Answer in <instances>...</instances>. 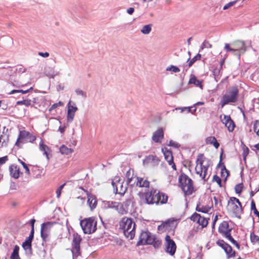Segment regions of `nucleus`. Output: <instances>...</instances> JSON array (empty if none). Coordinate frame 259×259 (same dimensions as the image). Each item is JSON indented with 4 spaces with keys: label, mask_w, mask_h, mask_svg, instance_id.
<instances>
[{
    "label": "nucleus",
    "mask_w": 259,
    "mask_h": 259,
    "mask_svg": "<svg viewBox=\"0 0 259 259\" xmlns=\"http://www.w3.org/2000/svg\"><path fill=\"white\" fill-rule=\"evenodd\" d=\"M145 197L146 203L148 204H165L168 199L166 195L154 189L145 193Z\"/></svg>",
    "instance_id": "f257e3e1"
},
{
    "label": "nucleus",
    "mask_w": 259,
    "mask_h": 259,
    "mask_svg": "<svg viewBox=\"0 0 259 259\" xmlns=\"http://www.w3.org/2000/svg\"><path fill=\"white\" fill-rule=\"evenodd\" d=\"M224 251L228 256V257H233L235 256V252L233 250L232 248L228 244L225 246L224 248Z\"/></svg>",
    "instance_id": "473e14b6"
},
{
    "label": "nucleus",
    "mask_w": 259,
    "mask_h": 259,
    "mask_svg": "<svg viewBox=\"0 0 259 259\" xmlns=\"http://www.w3.org/2000/svg\"><path fill=\"white\" fill-rule=\"evenodd\" d=\"M191 108L192 107H186V111L187 113H189V112H191L192 113H194V112H195L196 111V109L195 108L193 111H192L191 110Z\"/></svg>",
    "instance_id": "774afa93"
},
{
    "label": "nucleus",
    "mask_w": 259,
    "mask_h": 259,
    "mask_svg": "<svg viewBox=\"0 0 259 259\" xmlns=\"http://www.w3.org/2000/svg\"><path fill=\"white\" fill-rule=\"evenodd\" d=\"M36 139V137L25 131H20L18 140H22L26 142L32 143Z\"/></svg>",
    "instance_id": "4468645a"
},
{
    "label": "nucleus",
    "mask_w": 259,
    "mask_h": 259,
    "mask_svg": "<svg viewBox=\"0 0 259 259\" xmlns=\"http://www.w3.org/2000/svg\"><path fill=\"white\" fill-rule=\"evenodd\" d=\"M179 181L181 187L185 195H190L193 190V186L192 180L185 174H182Z\"/></svg>",
    "instance_id": "423d86ee"
},
{
    "label": "nucleus",
    "mask_w": 259,
    "mask_h": 259,
    "mask_svg": "<svg viewBox=\"0 0 259 259\" xmlns=\"http://www.w3.org/2000/svg\"><path fill=\"white\" fill-rule=\"evenodd\" d=\"M75 92L77 95L81 96L83 98L87 97L85 93L81 90L77 89L75 90Z\"/></svg>",
    "instance_id": "603ef678"
},
{
    "label": "nucleus",
    "mask_w": 259,
    "mask_h": 259,
    "mask_svg": "<svg viewBox=\"0 0 259 259\" xmlns=\"http://www.w3.org/2000/svg\"><path fill=\"white\" fill-rule=\"evenodd\" d=\"M8 160V157L5 156L2 157H0V165L5 163Z\"/></svg>",
    "instance_id": "bf43d9fd"
},
{
    "label": "nucleus",
    "mask_w": 259,
    "mask_h": 259,
    "mask_svg": "<svg viewBox=\"0 0 259 259\" xmlns=\"http://www.w3.org/2000/svg\"><path fill=\"white\" fill-rule=\"evenodd\" d=\"M126 177L127 178L126 183L130 186H133L134 182L133 179H134V178H137V176H134L131 170H129L126 173Z\"/></svg>",
    "instance_id": "c756f323"
},
{
    "label": "nucleus",
    "mask_w": 259,
    "mask_h": 259,
    "mask_svg": "<svg viewBox=\"0 0 259 259\" xmlns=\"http://www.w3.org/2000/svg\"><path fill=\"white\" fill-rule=\"evenodd\" d=\"M16 70L18 73H22L25 71V69L22 66H20L17 68Z\"/></svg>",
    "instance_id": "e2e57ef3"
},
{
    "label": "nucleus",
    "mask_w": 259,
    "mask_h": 259,
    "mask_svg": "<svg viewBox=\"0 0 259 259\" xmlns=\"http://www.w3.org/2000/svg\"><path fill=\"white\" fill-rule=\"evenodd\" d=\"M107 206L109 208H114L117 210L118 207L122 206V205L121 203L118 202L114 201H108L107 202Z\"/></svg>",
    "instance_id": "c9c22d12"
},
{
    "label": "nucleus",
    "mask_w": 259,
    "mask_h": 259,
    "mask_svg": "<svg viewBox=\"0 0 259 259\" xmlns=\"http://www.w3.org/2000/svg\"><path fill=\"white\" fill-rule=\"evenodd\" d=\"M34 231L31 230L30 234H29L28 237H27L26 238V239L25 240V241H27V242L31 243L32 241V240L33 239V237H34Z\"/></svg>",
    "instance_id": "3c124183"
},
{
    "label": "nucleus",
    "mask_w": 259,
    "mask_h": 259,
    "mask_svg": "<svg viewBox=\"0 0 259 259\" xmlns=\"http://www.w3.org/2000/svg\"><path fill=\"white\" fill-rule=\"evenodd\" d=\"M39 149L43 152V154L46 156L47 160L49 161L50 160L49 152H50L51 150L47 145L44 143L42 140H40L39 143Z\"/></svg>",
    "instance_id": "4be33fe9"
},
{
    "label": "nucleus",
    "mask_w": 259,
    "mask_h": 259,
    "mask_svg": "<svg viewBox=\"0 0 259 259\" xmlns=\"http://www.w3.org/2000/svg\"><path fill=\"white\" fill-rule=\"evenodd\" d=\"M165 251L171 255H174L176 250V245L170 237L167 235L165 238Z\"/></svg>",
    "instance_id": "f8f14e48"
},
{
    "label": "nucleus",
    "mask_w": 259,
    "mask_h": 259,
    "mask_svg": "<svg viewBox=\"0 0 259 259\" xmlns=\"http://www.w3.org/2000/svg\"><path fill=\"white\" fill-rule=\"evenodd\" d=\"M239 91L236 87L230 88L223 96L221 100V106L223 107L225 105L236 102L237 101Z\"/></svg>",
    "instance_id": "39448f33"
},
{
    "label": "nucleus",
    "mask_w": 259,
    "mask_h": 259,
    "mask_svg": "<svg viewBox=\"0 0 259 259\" xmlns=\"http://www.w3.org/2000/svg\"><path fill=\"white\" fill-rule=\"evenodd\" d=\"M190 219L191 221L198 223L199 225L201 226L202 228L206 227L208 224L207 220L196 212L194 213L191 216Z\"/></svg>",
    "instance_id": "ddd939ff"
},
{
    "label": "nucleus",
    "mask_w": 259,
    "mask_h": 259,
    "mask_svg": "<svg viewBox=\"0 0 259 259\" xmlns=\"http://www.w3.org/2000/svg\"><path fill=\"white\" fill-rule=\"evenodd\" d=\"M163 138V131L161 128H159L153 134L152 139L155 143H161Z\"/></svg>",
    "instance_id": "6ab92c4d"
},
{
    "label": "nucleus",
    "mask_w": 259,
    "mask_h": 259,
    "mask_svg": "<svg viewBox=\"0 0 259 259\" xmlns=\"http://www.w3.org/2000/svg\"><path fill=\"white\" fill-rule=\"evenodd\" d=\"M188 83L189 84H193L195 86L200 88L201 89H203L202 81L197 79V78L193 75L191 76Z\"/></svg>",
    "instance_id": "a878e982"
},
{
    "label": "nucleus",
    "mask_w": 259,
    "mask_h": 259,
    "mask_svg": "<svg viewBox=\"0 0 259 259\" xmlns=\"http://www.w3.org/2000/svg\"><path fill=\"white\" fill-rule=\"evenodd\" d=\"M253 130L256 134L259 136V121L255 120L253 124Z\"/></svg>",
    "instance_id": "a18cd8bd"
},
{
    "label": "nucleus",
    "mask_w": 259,
    "mask_h": 259,
    "mask_svg": "<svg viewBox=\"0 0 259 259\" xmlns=\"http://www.w3.org/2000/svg\"><path fill=\"white\" fill-rule=\"evenodd\" d=\"M123 182L119 176H115L112 181L113 191L115 194L123 196L127 190L126 185L123 186Z\"/></svg>",
    "instance_id": "1a4fd4ad"
},
{
    "label": "nucleus",
    "mask_w": 259,
    "mask_h": 259,
    "mask_svg": "<svg viewBox=\"0 0 259 259\" xmlns=\"http://www.w3.org/2000/svg\"><path fill=\"white\" fill-rule=\"evenodd\" d=\"M238 0H236V1H233V2H231L227 4H226L224 7H223V10H227L228 9H229V8H230L231 7L233 6L234 5H235L237 2Z\"/></svg>",
    "instance_id": "6e6d98bb"
},
{
    "label": "nucleus",
    "mask_w": 259,
    "mask_h": 259,
    "mask_svg": "<svg viewBox=\"0 0 259 259\" xmlns=\"http://www.w3.org/2000/svg\"><path fill=\"white\" fill-rule=\"evenodd\" d=\"M159 159L157 156L152 155H150L145 157L143 160V163L144 165H150L154 166L157 165L159 163Z\"/></svg>",
    "instance_id": "f3484780"
},
{
    "label": "nucleus",
    "mask_w": 259,
    "mask_h": 259,
    "mask_svg": "<svg viewBox=\"0 0 259 259\" xmlns=\"http://www.w3.org/2000/svg\"><path fill=\"white\" fill-rule=\"evenodd\" d=\"M201 58V55L199 54H197L195 56H194L191 60L189 61L188 64V67H191L193 63L196 61L197 60H200Z\"/></svg>",
    "instance_id": "a19ab883"
},
{
    "label": "nucleus",
    "mask_w": 259,
    "mask_h": 259,
    "mask_svg": "<svg viewBox=\"0 0 259 259\" xmlns=\"http://www.w3.org/2000/svg\"><path fill=\"white\" fill-rule=\"evenodd\" d=\"M126 12L128 14L132 15L134 12V8L132 7L129 8L127 9Z\"/></svg>",
    "instance_id": "338daca9"
},
{
    "label": "nucleus",
    "mask_w": 259,
    "mask_h": 259,
    "mask_svg": "<svg viewBox=\"0 0 259 259\" xmlns=\"http://www.w3.org/2000/svg\"><path fill=\"white\" fill-rule=\"evenodd\" d=\"M67 111H70V112L75 113L78 108L74 102L69 101L67 104Z\"/></svg>",
    "instance_id": "7c9ffc66"
},
{
    "label": "nucleus",
    "mask_w": 259,
    "mask_h": 259,
    "mask_svg": "<svg viewBox=\"0 0 259 259\" xmlns=\"http://www.w3.org/2000/svg\"><path fill=\"white\" fill-rule=\"evenodd\" d=\"M145 244L153 245L155 248L158 247L161 244V241L155 237L148 231L141 232L139 240L137 243V246Z\"/></svg>",
    "instance_id": "20e7f679"
},
{
    "label": "nucleus",
    "mask_w": 259,
    "mask_h": 259,
    "mask_svg": "<svg viewBox=\"0 0 259 259\" xmlns=\"http://www.w3.org/2000/svg\"><path fill=\"white\" fill-rule=\"evenodd\" d=\"M212 181L216 182L220 187H222V180L217 175L213 176Z\"/></svg>",
    "instance_id": "5fc2aeb1"
},
{
    "label": "nucleus",
    "mask_w": 259,
    "mask_h": 259,
    "mask_svg": "<svg viewBox=\"0 0 259 259\" xmlns=\"http://www.w3.org/2000/svg\"><path fill=\"white\" fill-rule=\"evenodd\" d=\"M9 170L10 175L12 178L15 179H17L20 176V169L19 167L15 164H11L9 166Z\"/></svg>",
    "instance_id": "aec40b11"
},
{
    "label": "nucleus",
    "mask_w": 259,
    "mask_h": 259,
    "mask_svg": "<svg viewBox=\"0 0 259 259\" xmlns=\"http://www.w3.org/2000/svg\"><path fill=\"white\" fill-rule=\"evenodd\" d=\"M22 247L25 251V253L27 255H31L32 253L31 243L24 241L22 244Z\"/></svg>",
    "instance_id": "bb28decb"
},
{
    "label": "nucleus",
    "mask_w": 259,
    "mask_h": 259,
    "mask_svg": "<svg viewBox=\"0 0 259 259\" xmlns=\"http://www.w3.org/2000/svg\"><path fill=\"white\" fill-rule=\"evenodd\" d=\"M230 45L232 48L236 49L242 54H244L247 50V47L244 41L237 40L230 44Z\"/></svg>",
    "instance_id": "dca6fc26"
},
{
    "label": "nucleus",
    "mask_w": 259,
    "mask_h": 259,
    "mask_svg": "<svg viewBox=\"0 0 259 259\" xmlns=\"http://www.w3.org/2000/svg\"><path fill=\"white\" fill-rule=\"evenodd\" d=\"M152 25L148 24L144 25L141 29V32L144 34H148L151 31Z\"/></svg>",
    "instance_id": "f704fd0d"
},
{
    "label": "nucleus",
    "mask_w": 259,
    "mask_h": 259,
    "mask_svg": "<svg viewBox=\"0 0 259 259\" xmlns=\"http://www.w3.org/2000/svg\"><path fill=\"white\" fill-rule=\"evenodd\" d=\"M73 151V150L71 148H68L66 146L64 145H62L60 148V152L62 154H69L72 153Z\"/></svg>",
    "instance_id": "72a5a7b5"
},
{
    "label": "nucleus",
    "mask_w": 259,
    "mask_h": 259,
    "mask_svg": "<svg viewBox=\"0 0 259 259\" xmlns=\"http://www.w3.org/2000/svg\"><path fill=\"white\" fill-rule=\"evenodd\" d=\"M224 49L227 52H232V54L234 56H236L238 57L239 59H240V56L242 55L240 52H239L238 51H237L236 49H235L234 48H232L230 46V44H225Z\"/></svg>",
    "instance_id": "393cba45"
},
{
    "label": "nucleus",
    "mask_w": 259,
    "mask_h": 259,
    "mask_svg": "<svg viewBox=\"0 0 259 259\" xmlns=\"http://www.w3.org/2000/svg\"><path fill=\"white\" fill-rule=\"evenodd\" d=\"M206 143L207 144L213 145L215 148H218L220 144L218 142L214 137H209L206 139Z\"/></svg>",
    "instance_id": "c85d7f7f"
},
{
    "label": "nucleus",
    "mask_w": 259,
    "mask_h": 259,
    "mask_svg": "<svg viewBox=\"0 0 259 259\" xmlns=\"http://www.w3.org/2000/svg\"><path fill=\"white\" fill-rule=\"evenodd\" d=\"M19 249L20 247L18 245H15L13 251L11 254L10 259H21L19 254Z\"/></svg>",
    "instance_id": "cd10ccee"
},
{
    "label": "nucleus",
    "mask_w": 259,
    "mask_h": 259,
    "mask_svg": "<svg viewBox=\"0 0 259 259\" xmlns=\"http://www.w3.org/2000/svg\"><path fill=\"white\" fill-rule=\"evenodd\" d=\"M227 128L228 130L230 132H233L234 130L235 124L234 122V121L231 119L230 121H229V122L225 126Z\"/></svg>",
    "instance_id": "58836bf2"
},
{
    "label": "nucleus",
    "mask_w": 259,
    "mask_h": 259,
    "mask_svg": "<svg viewBox=\"0 0 259 259\" xmlns=\"http://www.w3.org/2000/svg\"><path fill=\"white\" fill-rule=\"evenodd\" d=\"M17 105H24L26 106H29L31 105V101L30 99L23 100L22 101H18L16 102Z\"/></svg>",
    "instance_id": "ea45409f"
},
{
    "label": "nucleus",
    "mask_w": 259,
    "mask_h": 259,
    "mask_svg": "<svg viewBox=\"0 0 259 259\" xmlns=\"http://www.w3.org/2000/svg\"><path fill=\"white\" fill-rule=\"evenodd\" d=\"M226 238H227L228 240H229L232 243L234 244L237 241L234 240V239L232 237L231 234H228V235L225 237Z\"/></svg>",
    "instance_id": "052dcab7"
},
{
    "label": "nucleus",
    "mask_w": 259,
    "mask_h": 259,
    "mask_svg": "<svg viewBox=\"0 0 259 259\" xmlns=\"http://www.w3.org/2000/svg\"><path fill=\"white\" fill-rule=\"evenodd\" d=\"M3 131L2 134L0 136V147H5L7 145L9 142L8 135L5 133L4 130L5 127H3Z\"/></svg>",
    "instance_id": "b1692460"
},
{
    "label": "nucleus",
    "mask_w": 259,
    "mask_h": 259,
    "mask_svg": "<svg viewBox=\"0 0 259 259\" xmlns=\"http://www.w3.org/2000/svg\"><path fill=\"white\" fill-rule=\"evenodd\" d=\"M243 185L242 184H239L235 186V190L237 194H240L242 191Z\"/></svg>",
    "instance_id": "09e8293b"
},
{
    "label": "nucleus",
    "mask_w": 259,
    "mask_h": 259,
    "mask_svg": "<svg viewBox=\"0 0 259 259\" xmlns=\"http://www.w3.org/2000/svg\"><path fill=\"white\" fill-rule=\"evenodd\" d=\"M32 90H33V88L32 87H31L29 89H27V90H13L11 91L9 93V95H12V94H14L15 93H22V94H26V93H28L30 91Z\"/></svg>",
    "instance_id": "e433bc0d"
},
{
    "label": "nucleus",
    "mask_w": 259,
    "mask_h": 259,
    "mask_svg": "<svg viewBox=\"0 0 259 259\" xmlns=\"http://www.w3.org/2000/svg\"><path fill=\"white\" fill-rule=\"evenodd\" d=\"M119 228L122 230L124 236L130 239H133L135 236V223L133 220L123 217L119 222Z\"/></svg>",
    "instance_id": "f03ea898"
},
{
    "label": "nucleus",
    "mask_w": 259,
    "mask_h": 259,
    "mask_svg": "<svg viewBox=\"0 0 259 259\" xmlns=\"http://www.w3.org/2000/svg\"><path fill=\"white\" fill-rule=\"evenodd\" d=\"M38 55L40 56H41L44 58H47L49 56V53L48 52L42 53V52H39Z\"/></svg>",
    "instance_id": "0e129e2a"
},
{
    "label": "nucleus",
    "mask_w": 259,
    "mask_h": 259,
    "mask_svg": "<svg viewBox=\"0 0 259 259\" xmlns=\"http://www.w3.org/2000/svg\"><path fill=\"white\" fill-rule=\"evenodd\" d=\"M18 160L22 165L23 167L25 170V172L27 175H30V170L27 164L19 158L18 159Z\"/></svg>",
    "instance_id": "49530a36"
},
{
    "label": "nucleus",
    "mask_w": 259,
    "mask_h": 259,
    "mask_svg": "<svg viewBox=\"0 0 259 259\" xmlns=\"http://www.w3.org/2000/svg\"><path fill=\"white\" fill-rule=\"evenodd\" d=\"M221 119L222 123L226 126L231 118L229 115H224L223 117L222 116H221Z\"/></svg>",
    "instance_id": "79ce46f5"
},
{
    "label": "nucleus",
    "mask_w": 259,
    "mask_h": 259,
    "mask_svg": "<svg viewBox=\"0 0 259 259\" xmlns=\"http://www.w3.org/2000/svg\"><path fill=\"white\" fill-rule=\"evenodd\" d=\"M55 224V222H48L41 224L40 235L43 241H49L51 228Z\"/></svg>",
    "instance_id": "9b49d317"
},
{
    "label": "nucleus",
    "mask_w": 259,
    "mask_h": 259,
    "mask_svg": "<svg viewBox=\"0 0 259 259\" xmlns=\"http://www.w3.org/2000/svg\"><path fill=\"white\" fill-rule=\"evenodd\" d=\"M12 84H13V86L17 87V88H21V87H23L24 86V84H21L16 81H14V82H13Z\"/></svg>",
    "instance_id": "680f3d73"
},
{
    "label": "nucleus",
    "mask_w": 259,
    "mask_h": 259,
    "mask_svg": "<svg viewBox=\"0 0 259 259\" xmlns=\"http://www.w3.org/2000/svg\"><path fill=\"white\" fill-rule=\"evenodd\" d=\"M81 228L85 234H91L97 229V221L93 218L84 219L80 223Z\"/></svg>",
    "instance_id": "0eeeda50"
},
{
    "label": "nucleus",
    "mask_w": 259,
    "mask_h": 259,
    "mask_svg": "<svg viewBox=\"0 0 259 259\" xmlns=\"http://www.w3.org/2000/svg\"><path fill=\"white\" fill-rule=\"evenodd\" d=\"M46 75L47 76H48L50 78H53L54 77V76H55V74H54V72L53 73H50V72H47V71H46Z\"/></svg>",
    "instance_id": "69168bd1"
},
{
    "label": "nucleus",
    "mask_w": 259,
    "mask_h": 259,
    "mask_svg": "<svg viewBox=\"0 0 259 259\" xmlns=\"http://www.w3.org/2000/svg\"><path fill=\"white\" fill-rule=\"evenodd\" d=\"M227 244V243L223 240H219L217 241V244L221 247L223 249H224V248Z\"/></svg>",
    "instance_id": "4d7b16f0"
},
{
    "label": "nucleus",
    "mask_w": 259,
    "mask_h": 259,
    "mask_svg": "<svg viewBox=\"0 0 259 259\" xmlns=\"http://www.w3.org/2000/svg\"><path fill=\"white\" fill-rule=\"evenodd\" d=\"M88 203L91 210L96 208L97 204V201L95 196L91 194H88Z\"/></svg>",
    "instance_id": "5701e85b"
},
{
    "label": "nucleus",
    "mask_w": 259,
    "mask_h": 259,
    "mask_svg": "<svg viewBox=\"0 0 259 259\" xmlns=\"http://www.w3.org/2000/svg\"><path fill=\"white\" fill-rule=\"evenodd\" d=\"M134 179H133L134 181L133 186L135 185L136 186H138L140 188H148L149 187V182L147 180L138 177Z\"/></svg>",
    "instance_id": "a211bd4d"
},
{
    "label": "nucleus",
    "mask_w": 259,
    "mask_h": 259,
    "mask_svg": "<svg viewBox=\"0 0 259 259\" xmlns=\"http://www.w3.org/2000/svg\"><path fill=\"white\" fill-rule=\"evenodd\" d=\"M212 45L207 40H204L202 44L200 49L203 50L204 48H211Z\"/></svg>",
    "instance_id": "de8ad7c7"
},
{
    "label": "nucleus",
    "mask_w": 259,
    "mask_h": 259,
    "mask_svg": "<svg viewBox=\"0 0 259 259\" xmlns=\"http://www.w3.org/2000/svg\"><path fill=\"white\" fill-rule=\"evenodd\" d=\"M168 145L170 146L175 147V148H178L180 146L178 143H177L175 141H174L172 140L169 141Z\"/></svg>",
    "instance_id": "13d9d810"
},
{
    "label": "nucleus",
    "mask_w": 259,
    "mask_h": 259,
    "mask_svg": "<svg viewBox=\"0 0 259 259\" xmlns=\"http://www.w3.org/2000/svg\"><path fill=\"white\" fill-rule=\"evenodd\" d=\"M81 238L77 234H73L72 243V249H71L73 259L77 257L80 254V243Z\"/></svg>",
    "instance_id": "9d476101"
},
{
    "label": "nucleus",
    "mask_w": 259,
    "mask_h": 259,
    "mask_svg": "<svg viewBox=\"0 0 259 259\" xmlns=\"http://www.w3.org/2000/svg\"><path fill=\"white\" fill-rule=\"evenodd\" d=\"M63 105V102H62L61 101H59L58 103H55V104H53L51 106V107H50V108L49 109V111H51L57 108L58 107L62 106Z\"/></svg>",
    "instance_id": "864d4df0"
},
{
    "label": "nucleus",
    "mask_w": 259,
    "mask_h": 259,
    "mask_svg": "<svg viewBox=\"0 0 259 259\" xmlns=\"http://www.w3.org/2000/svg\"><path fill=\"white\" fill-rule=\"evenodd\" d=\"M232 230V228L229 227L228 223L226 221H223L219 227V233L224 237L231 234Z\"/></svg>",
    "instance_id": "2eb2a0df"
},
{
    "label": "nucleus",
    "mask_w": 259,
    "mask_h": 259,
    "mask_svg": "<svg viewBox=\"0 0 259 259\" xmlns=\"http://www.w3.org/2000/svg\"><path fill=\"white\" fill-rule=\"evenodd\" d=\"M196 210L198 212H201L202 213H208L210 210V207L207 206H203L200 204H197Z\"/></svg>",
    "instance_id": "2f4dec72"
},
{
    "label": "nucleus",
    "mask_w": 259,
    "mask_h": 259,
    "mask_svg": "<svg viewBox=\"0 0 259 259\" xmlns=\"http://www.w3.org/2000/svg\"><path fill=\"white\" fill-rule=\"evenodd\" d=\"M251 209L253 211L254 214L257 216L259 218V212L257 211L255 207V204L254 201L252 200L251 202Z\"/></svg>",
    "instance_id": "c03bdc74"
},
{
    "label": "nucleus",
    "mask_w": 259,
    "mask_h": 259,
    "mask_svg": "<svg viewBox=\"0 0 259 259\" xmlns=\"http://www.w3.org/2000/svg\"><path fill=\"white\" fill-rule=\"evenodd\" d=\"M166 70L167 71H171L174 73H178L180 71V69H179V68L172 65L166 67Z\"/></svg>",
    "instance_id": "4c0bfd02"
},
{
    "label": "nucleus",
    "mask_w": 259,
    "mask_h": 259,
    "mask_svg": "<svg viewBox=\"0 0 259 259\" xmlns=\"http://www.w3.org/2000/svg\"><path fill=\"white\" fill-rule=\"evenodd\" d=\"M165 159L167 161L169 165H171L174 170H176V166L174 162L172 153L169 151H163Z\"/></svg>",
    "instance_id": "412c9836"
},
{
    "label": "nucleus",
    "mask_w": 259,
    "mask_h": 259,
    "mask_svg": "<svg viewBox=\"0 0 259 259\" xmlns=\"http://www.w3.org/2000/svg\"><path fill=\"white\" fill-rule=\"evenodd\" d=\"M206 159L204 157L203 154H199L196 161L195 171L204 181H206L209 177L207 176L208 168L209 166L208 160L205 163Z\"/></svg>",
    "instance_id": "7ed1b4c3"
},
{
    "label": "nucleus",
    "mask_w": 259,
    "mask_h": 259,
    "mask_svg": "<svg viewBox=\"0 0 259 259\" xmlns=\"http://www.w3.org/2000/svg\"><path fill=\"white\" fill-rule=\"evenodd\" d=\"M75 113L70 112V111H67V121L68 122H71L74 117Z\"/></svg>",
    "instance_id": "37998d69"
},
{
    "label": "nucleus",
    "mask_w": 259,
    "mask_h": 259,
    "mask_svg": "<svg viewBox=\"0 0 259 259\" xmlns=\"http://www.w3.org/2000/svg\"><path fill=\"white\" fill-rule=\"evenodd\" d=\"M249 149L247 147L244 146L243 148V153H242L243 157V160L244 161H245V160H246V156L248 155V154L249 153Z\"/></svg>",
    "instance_id": "8fccbe9b"
},
{
    "label": "nucleus",
    "mask_w": 259,
    "mask_h": 259,
    "mask_svg": "<svg viewBox=\"0 0 259 259\" xmlns=\"http://www.w3.org/2000/svg\"><path fill=\"white\" fill-rule=\"evenodd\" d=\"M228 209L230 210L236 217L240 218L242 212L241 202L236 197H231L228 203Z\"/></svg>",
    "instance_id": "6e6552de"
}]
</instances>
